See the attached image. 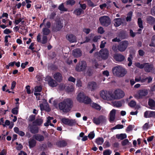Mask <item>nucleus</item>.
Returning <instances> with one entry per match:
<instances>
[{
    "label": "nucleus",
    "instance_id": "50",
    "mask_svg": "<svg viewBox=\"0 0 155 155\" xmlns=\"http://www.w3.org/2000/svg\"><path fill=\"white\" fill-rule=\"evenodd\" d=\"M143 79H144V78H142L140 76H136L135 77V81L136 82H139L140 81L141 83H144V82H142V80Z\"/></svg>",
    "mask_w": 155,
    "mask_h": 155
},
{
    "label": "nucleus",
    "instance_id": "18",
    "mask_svg": "<svg viewBox=\"0 0 155 155\" xmlns=\"http://www.w3.org/2000/svg\"><path fill=\"white\" fill-rule=\"evenodd\" d=\"M114 58L116 61L119 62L122 61L125 59V57L120 54L114 55Z\"/></svg>",
    "mask_w": 155,
    "mask_h": 155
},
{
    "label": "nucleus",
    "instance_id": "20",
    "mask_svg": "<svg viewBox=\"0 0 155 155\" xmlns=\"http://www.w3.org/2000/svg\"><path fill=\"white\" fill-rule=\"evenodd\" d=\"M72 55L76 58L80 57L81 55V51L79 48H77L73 50Z\"/></svg>",
    "mask_w": 155,
    "mask_h": 155
},
{
    "label": "nucleus",
    "instance_id": "34",
    "mask_svg": "<svg viewBox=\"0 0 155 155\" xmlns=\"http://www.w3.org/2000/svg\"><path fill=\"white\" fill-rule=\"evenodd\" d=\"M127 135L125 134H120L116 135V137L118 139L123 140L127 137Z\"/></svg>",
    "mask_w": 155,
    "mask_h": 155
},
{
    "label": "nucleus",
    "instance_id": "41",
    "mask_svg": "<svg viewBox=\"0 0 155 155\" xmlns=\"http://www.w3.org/2000/svg\"><path fill=\"white\" fill-rule=\"evenodd\" d=\"M133 58V55L132 54H130L129 57L127 58V61L129 62V63L128 64V66L129 67L130 66L132 63V59Z\"/></svg>",
    "mask_w": 155,
    "mask_h": 155
},
{
    "label": "nucleus",
    "instance_id": "10",
    "mask_svg": "<svg viewBox=\"0 0 155 155\" xmlns=\"http://www.w3.org/2000/svg\"><path fill=\"white\" fill-rule=\"evenodd\" d=\"M109 55V51L107 48L102 49L100 51V56L102 59L103 60L107 59Z\"/></svg>",
    "mask_w": 155,
    "mask_h": 155
},
{
    "label": "nucleus",
    "instance_id": "33",
    "mask_svg": "<svg viewBox=\"0 0 155 155\" xmlns=\"http://www.w3.org/2000/svg\"><path fill=\"white\" fill-rule=\"evenodd\" d=\"M104 141V140L102 137H99L97 138L95 141V142L97 145H101Z\"/></svg>",
    "mask_w": 155,
    "mask_h": 155
},
{
    "label": "nucleus",
    "instance_id": "61",
    "mask_svg": "<svg viewBox=\"0 0 155 155\" xmlns=\"http://www.w3.org/2000/svg\"><path fill=\"white\" fill-rule=\"evenodd\" d=\"M133 130L132 126L131 125H129L127 128L126 131L127 132H129Z\"/></svg>",
    "mask_w": 155,
    "mask_h": 155
},
{
    "label": "nucleus",
    "instance_id": "45",
    "mask_svg": "<svg viewBox=\"0 0 155 155\" xmlns=\"http://www.w3.org/2000/svg\"><path fill=\"white\" fill-rule=\"evenodd\" d=\"M48 38L46 36L43 35L42 40L41 42L42 44H45L47 42Z\"/></svg>",
    "mask_w": 155,
    "mask_h": 155
},
{
    "label": "nucleus",
    "instance_id": "31",
    "mask_svg": "<svg viewBox=\"0 0 155 155\" xmlns=\"http://www.w3.org/2000/svg\"><path fill=\"white\" fill-rule=\"evenodd\" d=\"M43 120L41 118H38L33 122V124L37 126H40L43 123Z\"/></svg>",
    "mask_w": 155,
    "mask_h": 155
},
{
    "label": "nucleus",
    "instance_id": "52",
    "mask_svg": "<svg viewBox=\"0 0 155 155\" xmlns=\"http://www.w3.org/2000/svg\"><path fill=\"white\" fill-rule=\"evenodd\" d=\"M74 87L72 85H70L67 88V90L68 92H72L73 91Z\"/></svg>",
    "mask_w": 155,
    "mask_h": 155
},
{
    "label": "nucleus",
    "instance_id": "49",
    "mask_svg": "<svg viewBox=\"0 0 155 155\" xmlns=\"http://www.w3.org/2000/svg\"><path fill=\"white\" fill-rule=\"evenodd\" d=\"M104 31H105L102 27H100L98 28L97 29V32L98 33L101 34H102L104 33Z\"/></svg>",
    "mask_w": 155,
    "mask_h": 155
},
{
    "label": "nucleus",
    "instance_id": "43",
    "mask_svg": "<svg viewBox=\"0 0 155 155\" xmlns=\"http://www.w3.org/2000/svg\"><path fill=\"white\" fill-rule=\"evenodd\" d=\"M58 8L60 10L62 11H66L67 10V9L64 8L63 3H62L59 5Z\"/></svg>",
    "mask_w": 155,
    "mask_h": 155
},
{
    "label": "nucleus",
    "instance_id": "32",
    "mask_svg": "<svg viewBox=\"0 0 155 155\" xmlns=\"http://www.w3.org/2000/svg\"><path fill=\"white\" fill-rule=\"evenodd\" d=\"M42 31L43 35L45 36L48 35L51 32L49 28H43Z\"/></svg>",
    "mask_w": 155,
    "mask_h": 155
},
{
    "label": "nucleus",
    "instance_id": "63",
    "mask_svg": "<svg viewBox=\"0 0 155 155\" xmlns=\"http://www.w3.org/2000/svg\"><path fill=\"white\" fill-rule=\"evenodd\" d=\"M151 14L153 16H155V6L151 9Z\"/></svg>",
    "mask_w": 155,
    "mask_h": 155
},
{
    "label": "nucleus",
    "instance_id": "8",
    "mask_svg": "<svg viewBox=\"0 0 155 155\" xmlns=\"http://www.w3.org/2000/svg\"><path fill=\"white\" fill-rule=\"evenodd\" d=\"M129 44L127 41H121L117 46V49L120 52H122L124 51L127 49Z\"/></svg>",
    "mask_w": 155,
    "mask_h": 155
},
{
    "label": "nucleus",
    "instance_id": "19",
    "mask_svg": "<svg viewBox=\"0 0 155 155\" xmlns=\"http://www.w3.org/2000/svg\"><path fill=\"white\" fill-rule=\"evenodd\" d=\"M66 38L71 42L73 43L76 41V37L75 36L72 34H68L66 35Z\"/></svg>",
    "mask_w": 155,
    "mask_h": 155
},
{
    "label": "nucleus",
    "instance_id": "4",
    "mask_svg": "<svg viewBox=\"0 0 155 155\" xmlns=\"http://www.w3.org/2000/svg\"><path fill=\"white\" fill-rule=\"evenodd\" d=\"M64 26L63 21L60 20H56L54 24L51 26L52 31L53 32L60 31Z\"/></svg>",
    "mask_w": 155,
    "mask_h": 155
},
{
    "label": "nucleus",
    "instance_id": "58",
    "mask_svg": "<svg viewBox=\"0 0 155 155\" xmlns=\"http://www.w3.org/2000/svg\"><path fill=\"white\" fill-rule=\"evenodd\" d=\"M56 15V14L55 12L51 13L50 15L49 18L51 19H53Z\"/></svg>",
    "mask_w": 155,
    "mask_h": 155
},
{
    "label": "nucleus",
    "instance_id": "21",
    "mask_svg": "<svg viewBox=\"0 0 155 155\" xmlns=\"http://www.w3.org/2000/svg\"><path fill=\"white\" fill-rule=\"evenodd\" d=\"M86 95L83 92H81L78 94L77 97V101L80 103H83L85 99Z\"/></svg>",
    "mask_w": 155,
    "mask_h": 155
},
{
    "label": "nucleus",
    "instance_id": "23",
    "mask_svg": "<svg viewBox=\"0 0 155 155\" xmlns=\"http://www.w3.org/2000/svg\"><path fill=\"white\" fill-rule=\"evenodd\" d=\"M67 145V143L64 140L58 141L56 143V145L59 147H65Z\"/></svg>",
    "mask_w": 155,
    "mask_h": 155
},
{
    "label": "nucleus",
    "instance_id": "57",
    "mask_svg": "<svg viewBox=\"0 0 155 155\" xmlns=\"http://www.w3.org/2000/svg\"><path fill=\"white\" fill-rule=\"evenodd\" d=\"M51 23L50 21H47L45 24V28H49L51 27Z\"/></svg>",
    "mask_w": 155,
    "mask_h": 155
},
{
    "label": "nucleus",
    "instance_id": "22",
    "mask_svg": "<svg viewBox=\"0 0 155 155\" xmlns=\"http://www.w3.org/2000/svg\"><path fill=\"white\" fill-rule=\"evenodd\" d=\"M33 137L36 140L39 142L43 141L45 140L44 136L39 134H37L34 135Z\"/></svg>",
    "mask_w": 155,
    "mask_h": 155
},
{
    "label": "nucleus",
    "instance_id": "54",
    "mask_svg": "<svg viewBox=\"0 0 155 155\" xmlns=\"http://www.w3.org/2000/svg\"><path fill=\"white\" fill-rule=\"evenodd\" d=\"M35 92H40L41 91L42 87L40 86H36L35 87Z\"/></svg>",
    "mask_w": 155,
    "mask_h": 155
},
{
    "label": "nucleus",
    "instance_id": "11",
    "mask_svg": "<svg viewBox=\"0 0 155 155\" xmlns=\"http://www.w3.org/2000/svg\"><path fill=\"white\" fill-rule=\"evenodd\" d=\"M61 121L63 124L69 126H72L75 124V122L74 120L65 117L62 118L61 119Z\"/></svg>",
    "mask_w": 155,
    "mask_h": 155
},
{
    "label": "nucleus",
    "instance_id": "42",
    "mask_svg": "<svg viewBox=\"0 0 155 155\" xmlns=\"http://www.w3.org/2000/svg\"><path fill=\"white\" fill-rule=\"evenodd\" d=\"M99 117L100 123H103L106 122V119L105 116L103 115H100Z\"/></svg>",
    "mask_w": 155,
    "mask_h": 155
},
{
    "label": "nucleus",
    "instance_id": "40",
    "mask_svg": "<svg viewBox=\"0 0 155 155\" xmlns=\"http://www.w3.org/2000/svg\"><path fill=\"white\" fill-rule=\"evenodd\" d=\"M147 80H148L147 83H149L152 81L153 78L151 76H149L146 78H144V79L142 80V82H145Z\"/></svg>",
    "mask_w": 155,
    "mask_h": 155
},
{
    "label": "nucleus",
    "instance_id": "35",
    "mask_svg": "<svg viewBox=\"0 0 155 155\" xmlns=\"http://www.w3.org/2000/svg\"><path fill=\"white\" fill-rule=\"evenodd\" d=\"M19 108V106L18 105H16V107L15 108H13L12 110V113L15 115H17L18 113V109Z\"/></svg>",
    "mask_w": 155,
    "mask_h": 155
},
{
    "label": "nucleus",
    "instance_id": "38",
    "mask_svg": "<svg viewBox=\"0 0 155 155\" xmlns=\"http://www.w3.org/2000/svg\"><path fill=\"white\" fill-rule=\"evenodd\" d=\"M91 106L92 107L98 110H100L101 109V107L98 104L93 102Z\"/></svg>",
    "mask_w": 155,
    "mask_h": 155
},
{
    "label": "nucleus",
    "instance_id": "30",
    "mask_svg": "<svg viewBox=\"0 0 155 155\" xmlns=\"http://www.w3.org/2000/svg\"><path fill=\"white\" fill-rule=\"evenodd\" d=\"M115 23L114 25L116 27H118L122 23V19L121 18H116L114 20Z\"/></svg>",
    "mask_w": 155,
    "mask_h": 155
},
{
    "label": "nucleus",
    "instance_id": "60",
    "mask_svg": "<svg viewBox=\"0 0 155 155\" xmlns=\"http://www.w3.org/2000/svg\"><path fill=\"white\" fill-rule=\"evenodd\" d=\"M12 32V31L10 30L9 29L6 28L4 31V33L5 34L8 35Z\"/></svg>",
    "mask_w": 155,
    "mask_h": 155
},
{
    "label": "nucleus",
    "instance_id": "37",
    "mask_svg": "<svg viewBox=\"0 0 155 155\" xmlns=\"http://www.w3.org/2000/svg\"><path fill=\"white\" fill-rule=\"evenodd\" d=\"M113 105L114 107H120L122 106V103L120 101H116L113 103Z\"/></svg>",
    "mask_w": 155,
    "mask_h": 155
},
{
    "label": "nucleus",
    "instance_id": "2",
    "mask_svg": "<svg viewBox=\"0 0 155 155\" xmlns=\"http://www.w3.org/2000/svg\"><path fill=\"white\" fill-rule=\"evenodd\" d=\"M135 65L140 69L144 68L145 71L146 72H151L155 74V68L152 63H144L140 64L139 62H137L135 63Z\"/></svg>",
    "mask_w": 155,
    "mask_h": 155
},
{
    "label": "nucleus",
    "instance_id": "48",
    "mask_svg": "<svg viewBox=\"0 0 155 155\" xmlns=\"http://www.w3.org/2000/svg\"><path fill=\"white\" fill-rule=\"evenodd\" d=\"M87 2V5L89 7H93L95 5H94V3L91 0H84Z\"/></svg>",
    "mask_w": 155,
    "mask_h": 155
},
{
    "label": "nucleus",
    "instance_id": "5",
    "mask_svg": "<svg viewBox=\"0 0 155 155\" xmlns=\"http://www.w3.org/2000/svg\"><path fill=\"white\" fill-rule=\"evenodd\" d=\"M100 96L104 100L108 101L114 100V94L109 91H101L100 93Z\"/></svg>",
    "mask_w": 155,
    "mask_h": 155
},
{
    "label": "nucleus",
    "instance_id": "3",
    "mask_svg": "<svg viewBox=\"0 0 155 155\" xmlns=\"http://www.w3.org/2000/svg\"><path fill=\"white\" fill-rule=\"evenodd\" d=\"M113 74L118 77H124L127 73V71L122 67L118 66L114 67L112 69Z\"/></svg>",
    "mask_w": 155,
    "mask_h": 155
},
{
    "label": "nucleus",
    "instance_id": "24",
    "mask_svg": "<svg viewBox=\"0 0 155 155\" xmlns=\"http://www.w3.org/2000/svg\"><path fill=\"white\" fill-rule=\"evenodd\" d=\"M116 114L115 110L113 109L111 110L110 113V121L111 122L114 121L115 118Z\"/></svg>",
    "mask_w": 155,
    "mask_h": 155
},
{
    "label": "nucleus",
    "instance_id": "47",
    "mask_svg": "<svg viewBox=\"0 0 155 155\" xmlns=\"http://www.w3.org/2000/svg\"><path fill=\"white\" fill-rule=\"evenodd\" d=\"M99 117L98 118L94 117L93 119V122L96 125H99L100 124L99 121Z\"/></svg>",
    "mask_w": 155,
    "mask_h": 155
},
{
    "label": "nucleus",
    "instance_id": "1",
    "mask_svg": "<svg viewBox=\"0 0 155 155\" xmlns=\"http://www.w3.org/2000/svg\"><path fill=\"white\" fill-rule=\"evenodd\" d=\"M73 104V102L71 99L70 98H67L59 103V108L60 110H62L63 112L67 113L71 110Z\"/></svg>",
    "mask_w": 155,
    "mask_h": 155
},
{
    "label": "nucleus",
    "instance_id": "6",
    "mask_svg": "<svg viewBox=\"0 0 155 155\" xmlns=\"http://www.w3.org/2000/svg\"><path fill=\"white\" fill-rule=\"evenodd\" d=\"M101 24L103 26L107 27L111 23V20L108 16H103L99 18Z\"/></svg>",
    "mask_w": 155,
    "mask_h": 155
},
{
    "label": "nucleus",
    "instance_id": "17",
    "mask_svg": "<svg viewBox=\"0 0 155 155\" xmlns=\"http://www.w3.org/2000/svg\"><path fill=\"white\" fill-rule=\"evenodd\" d=\"M48 83L49 85L52 87H56L58 85L57 82L51 77L48 78Z\"/></svg>",
    "mask_w": 155,
    "mask_h": 155
},
{
    "label": "nucleus",
    "instance_id": "64",
    "mask_svg": "<svg viewBox=\"0 0 155 155\" xmlns=\"http://www.w3.org/2000/svg\"><path fill=\"white\" fill-rule=\"evenodd\" d=\"M30 88V86L29 85H27L26 87V92L28 94H31V91Z\"/></svg>",
    "mask_w": 155,
    "mask_h": 155
},
{
    "label": "nucleus",
    "instance_id": "25",
    "mask_svg": "<svg viewBox=\"0 0 155 155\" xmlns=\"http://www.w3.org/2000/svg\"><path fill=\"white\" fill-rule=\"evenodd\" d=\"M73 13L77 16H79L82 14H83L84 13V11L81 8H79L75 9Z\"/></svg>",
    "mask_w": 155,
    "mask_h": 155
},
{
    "label": "nucleus",
    "instance_id": "56",
    "mask_svg": "<svg viewBox=\"0 0 155 155\" xmlns=\"http://www.w3.org/2000/svg\"><path fill=\"white\" fill-rule=\"evenodd\" d=\"M129 142L127 139H125L121 142V144L123 146H125Z\"/></svg>",
    "mask_w": 155,
    "mask_h": 155
},
{
    "label": "nucleus",
    "instance_id": "59",
    "mask_svg": "<svg viewBox=\"0 0 155 155\" xmlns=\"http://www.w3.org/2000/svg\"><path fill=\"white\" fill-rule=\"evenodd\" d=\"M85 40L83 42H81V44H82L84 43H87L89 42L91 40V38L88 36H86L85 37Z\"/></svg>",
    "mask_w": 155,
    "mask_h": 155
},
{
    "label": "nucleus",
    "instance_id": "15",
    "mask_svg": "<svg viewBox=\"0 0 155 155\" xmlns=\"http://www.w3.org/2000/svg\"><path fill=\"white\" fill-rule=\"evenodd\" d=\"M144 117L146 118H155V111H146L144 113Z\"/></svg>",
    "mask_w": 155,
    "mask_h": 155
},
{
    "label": "nucleus",
    "instance_id": "44",
    "mask_svg": "<svg viewBox=\"0 0 155 155\" xmlns=\"http://www.w3.org/2000/svg\"><path fill=\"white\" fill-rule=\"evenodd\" d=\"M66 2L67 5L71 6L74 5L75 3V1L74 0H67Z\"/></svg>",
    "mask_w": 155,
    "mask_h": 155
},
{
    "label": "nucleus",
    "instance_id": "26",
    "mask_svg": "<svg viewBox=\"0 0 155 155\" xmlns=\"http://www.w3.org/2000/svg\"><path fill=\"white\" fill-rule=\"evenodd\" d=\"M138 93L140 97H142L143 96H146L148 94V92L147 90L143 89L139 91Z\"/></svg>",
    "mask_w": 155,
    "mask_h": 155
},
{
    "label": "nucleus",
    "instance_id": "62",
    "mask_svg": "<svg viewBox=\"0 0 155 155\" xmlns=\"http://www.w3.org/2000/svg\"><path fill=\"white\" fill-rule=\"evenodd\" d=\"M79 4L80 5V7L81 8L82 10H85L86 9L87 6L85 4H80V2H79Z\"/></svg>",
    "mask_w": 155,
    "mask_h": 155
},
{
    "label": "nucleus",
    "instance_id": "7",
    "mask_svg": "<svg viewBox=\"0 0 155 155\" xmlns=\"http://www.w3.org/2000/svg\"><path fill=\"white\" fill-rule=\"evenodd\" d=\"M87 67V62L84 61H81L76 65L75 70L78 72L84 71Z\"/></svg>",
    "mask_w": 155,
    "mask_h": 155
},
{
    "label": "nucleus",
    "instance_id": "12",
    "mask_svg": "<svg viewBox=\"0 0 155 155\" xmlns=\"http://www.w3.org/2000/svg\"><path fill=\"white\" fill-rule=\"evenodd\" d=\"M29 128L31 133L32 134H37L39 132V129L35 124H29Z\"/></svg>",
    "mask_w": 155,
    "mask_h": 155
},
{
    "label": "nucleus",
    "instance_id": "16",
    "mask_svg": "<svg viewBox=\"0 0 155 155\" xmlns=\"http://www.w3.org/2000/svg\"><path fill=\"white\" fill-rule=\"evenodd\" d=\"M53 77L55 81L58 82H60L62 80V75L61 73L59 72L55 73L53 75Z\"/></svg>",
    "mask_w": 155,
    "mask_h": 155
},
{
    "label": "nucleus",
    "instance_id": "55",
    "mask_svg": "<svg viewBox=\"0 0 155 155\" xmlns=\"http://www.w3.org/2000/svg\"><path fill=\"white\" fill-rule=\"evenodd\" d=\"M35 116L34 115H31L30 116L29 118L28 119L29 121L32 122L34 121L35 119Z\"/></svg>",
    "mask_w": 155,
    "mask_h": 155
},
{
    "label": "nucleus",
    "instance_id": "51",
    "mask_svg": "<svg viewBox=\"0 0 155 155\" xmlns=\"http://www.w3.org/2000/svg\"><path fill=\"white\" fill-rule=\"evenodd\" d=\"M112 153V151L109 149L104 150L103 153V155H110Z\"/></svg>",
    "mask_w": 155,
    "mask_h": 155
},
{
    "label": "nucleus",
    "instance_id": "13",
    "mask_svg": "<svg viewBox=\"0 0 155 155\" xmlns=\"http://www.w3.org/2000/svg\"><path fill=\"white\" fill-rule=\"evenodd\" d=\"M88 88L91 91L95 90L97 87V84L95 82L92 81L89 82L87 85Z\"/></svg>",
    "mask_w": 155,
    "mask_h": 155
},
{
    "label": "nucleus",
    "instance_id": "27",
    "mask_svg": "<svg viewBox=\"0 0 155 155\" xmlns=\"http://www.w3.org/2000/svg\"><path fill=\"white\" fill-rule=\"evenodd\" d=\"M148 104L150 107V108L152 109H153L155 107V101L151 98L149 99L148 101Z\"/></svg>",
    "mask_w": 155,
    "mask_h": 155
},
{
    "label": "nucleus",
    "instance_id": "36",
    "mask_svg": "<svg viewBox=\"0 0 155 155\" xmlns=\"http://www.w3.org/2000/svg\"><path fill=\"white\" fill-rule=\"evenodd\" d=\"M92 101V100L91 98L88 96H85V99L84 100L83 103L85 104H90Z\"/></svg>",
    "mask_w": 155,
    "mask_h": 155
},
{
    "label": "nucleus",
    "instance_id": "9",
    "mask_svg": "<svg viewBox=\"0 0 155 155\" xmlns=\"http://www.w3.org/2000/svg\"><path fill=\"white\" fill-rule=\"evenodd\" d=\"M114 99H119L123 98L124 96V91L120 89L115 90L114 92Z\"/></svg>",
    "mask_w": 155,
    "mask_h": 155
},
{
    "label": "nucleus",
    "instance_id": "39",
    "mask_svg": "<svg viewBox=\"0 0 155 155\" xmlns=\"http://www.w3.org/2000/svg\"><path fill=\"white\" fill-rule=\"evenodd\" d=\"M137 24L140 28H143V21L140 18H138Z\"/></svg>",
    "mask_w": 155,
    "mask_h": 155
},
{
    "label": "nucleus",
    "instance_id": "14",
    "mask_svg": "<svg viewBox=\"0 0 155 155\" xmlns=\"http://www.w3.org/2000/svg\"><path fill=\"white\" fill-rule=\"evenodd\" d=\"M146 21L147 24L152 25H155V18L151 16H147L146 17Z\"/></svg>",
    "mask_w": 155,
    "mask_h": 155
},
{
    "label": "nucleus",
    "instance_id": "28",
    "mask_svg": "<svg viewBox=\"0 0 155 155\" xmlns=\"http://www.w3.org/2000/svg\"><path fill=\"white\" fill-rule=\"evenodd\" d=\"M118 37L121 39H125L127 38V35L124 31L120 32L118 35Z\"/></svg>",
    "mask_w": 155,
    "mask_h": 155
},
{
    "label": "nucleus",
    "instance_id": "29",
    "mask_svg": "<svg viewBox=\"0 0 155 155\" xmlns=\"http://www.w3.org/2000/svg\"><path fill=\"white\" fill-rule=\"evenodd\" d=\"M36 141L34 139H32L28 141L29 146L30 148L34 147L36 144Z\"/></svg>",
    "mask_w": 155,
    "mask_h": 155
},
{
    "label": "nucleus",
    "instance_id": "46",
    "mask_svg": "<svg viewBox=\"0 0 155 155\" xmlns=\"http://www.w3.org/2000/svg\"><path fill=\"white\" fill-rule=\"evenodd\" d=\"M136 105L135 101L133 100L131 101L128 104V105L131 107H134Z\"/></svg>",
    "mask_w": 155,
    "mask_h": 155
},
{
    "label": "nucleus",
    "instance_id": "53",
    "mask_svg": "<svg viewBox=\"0 0 155 155\" xmlns=\"http://www.w3.org/2000/svg\"><path fill=\"white\" fill-rule=\"evenodd\" d=\"M95 136V134L94 132H91L88 135V137L90 140H91L94 138Z\"/></svg>",
    "mask_w": 155,
    "mask_h": 155
}]
</instances>
